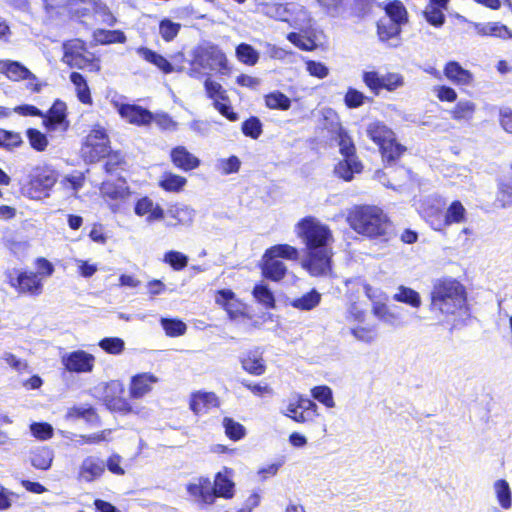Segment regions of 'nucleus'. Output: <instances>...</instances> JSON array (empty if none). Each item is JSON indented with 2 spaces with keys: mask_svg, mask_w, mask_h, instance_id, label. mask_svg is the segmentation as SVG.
Returning <instances> with one entry per match:
<instances>
[{
  "mask_svg": "<svg viewBox=\"0 0 512 512\" xmlns=\"http://www.w3.org/2000/svg\"><path fill=\"white\" fill-rule=\"evenodd\" d=\"M430 310L441 322L455 326L468 313L465 286L454 278L437 280L431 291Z\"/></svg>",
  "mask_w": 512,
  "mask_h": 512,
  "instance_id": "1",
  "label": "nucleus"
},
{
  "mask_svg": "<svg viewBox=\"0 0 512 512\" xmlns=\"http://www.w3.org/2000/svg\"><path fill=\"white\" fill-rule=\"evenodd\" d=\"M207 70H215L221 74L229 72L226 55L218 46L211 43H204L193 49L188 74L200 79Z\"/></svg>",
  "mask_w": 512,
  "mask_h": 512,
  "instance_id": "2",
  "label": "nucleus"
},
{
  "mask_svg": "<svg viewBox=\"0 0 512 512\" xmlns=\"http://www.w3.org/2000/svg\"><path fill=\"white\" fill-rule=\"evenodd\" d=\"M347 221L357 233L370 238L386 233L387 221L382 210L376 206H357L348 214Z\"/></svg>",
  "mask_w": 512,
  "mask_h": 512,
  "instance_id": "3",
  "label": "nucleus"
},
{
  "mask_svg": "<svg viewBox=\"0 0 512 512\" xmlns=\"http://www.w3.org/2000/svg\"><path fill=\"white\" fill-rule=\"evenodd\" d=\"M299 257L297 248L289 244H277L268 248L261 259L262 275L271 281L279 282L287 274V266L280 258L296 261Z\"/></svg>",
  "mask_w": 512,
  "mask_h": 512,
  "instance_id": "4",
  "label": "nucleus"
},
{
  "mask_svg": "<svg viewBox=\"0 0 512 512\" xmlns=\"http://www.w3.org/2000/svg\"><path fill=\"white\" fill-rule=\"evenodd\" d=\"M296 236L305 244L306 249L329 247L333 241L330 228L313 216L299 220L294 229Z\"/></svg>",
  "mask_w": 512,
  "mask_h": 512,
  "instance_id": "5",
  "label": "nucleus"
},
{
  "mask_svg": "<svg viewBox=\"0 0 512 512\" xmlns=\"http://www.w3.org/2000/svg\"><path fill=\"white\" fill-rule=\"evenodd\" d=\"M368 137L379 146L383 159L393 161L404 151V147L397 143L394 132L379 121L367 126Z\"/></svg>",
  "mask_w": 512,
  "mask_h": 512,
  "instance_id": "6",
  "label": "nucleus"
},
{
  "mask_svg": "<svg viewBox=\"0 0 512 512\" xmlns=\"http://www.w3.org/2000/svg\"><path fill=\"white\" fill-rule=\"evenodd\" d=\"M100 191L113 213H122L128 209L131 191L125 181L105 182Z\"/></svg>",
  "mask_w": 512,
  "mask_h": 512,
  "instance_id": "7",
  "label": "nucleus"
},
{
  "mask_svg": "<svg viewBox=\"0 0 512 512\" xmlns=\"http://www.w3.org/2000/svg\"><path fill=\"white\" fill-rule=\"evenodd\" d=\"M281 413L297 423L313 421L318 415L317 405L312 400L299 394H295L288 399L286 407L281 410Z\"/></svg>",
  "mask_w": 512,
  "mask_h": 512,
  "instance_id": "8",
  "label": "nucleus"
},
{
  "mask_svg": "<svg viewBox=\"0 0 512 512\" xmlns=\"http://www.w3.org/2000/svg\"><path fill=\"white\" fill-rule=\"evenodd\" d=\"M109 150V139L105 129L95 125L86 137L82 148L83 157L89 162H94L106 156Z\"/></svg>",
  "mask_w": 512,
  "mask_h": 512,
  "instance_id": "9",
  "label": "nucleus"
},
{
  "mask_svg": "<svg viewBox=\"0 0 512 512\" xmlns=\"http://www.w3.org/2000/svg\"><path fill=\"white\" fill-rule=\"evenodd\" d=\"M7 281L11 287L19 293L39 295L42 293V279L34 272H18L16 269L5 272Z\"/></svg>",
  "mask_w": 512,
  "mask_h": 512,
  "instance_id": "10",
  "label": "nucleus"
},
{
  "mask_svg": "<svg viewBox=\"0 0 512 512\" xmlns=\"http://www.w3.org/2000/svg\"><path fill=\"white\" fill-rule=\"evenodd\" d=\"M363 82L375 94L380 90L395 91L404 85V78L401 74L389 72L380 74L376 71H366L363 73Z\"/></svg>",
  "mask_w": 512,
  "mask_h": 512,
  "instance_id": "11",
  "label": "nucleus"
},
{
  "mask_svg": "<svg viewBox=\"0 0 512 512\" xmlns=\"http://www.w3.org/2000/svg\"><path fill=\"white\" fill-rule=\"evenodd\" d=\"M303 267L312 276H325L331 272L332 250L329 247L309 249Z\"/></svg>",
  "mask_w": 512,
  "mask_h": 512,
  "instance_id": "12",
  "label": "nucleus"
},
{
  "mask_svg": "<svg viewBox=\"0 0 512 512\" xmlns=\"http://www.w3.org/2000/svg\"><path fill=\"white\" fill-rule=\"evenodd\" d=\"M105 461L96 455L84 457L77 470V480L81 483H93L105 474Z\"/></svg>",
  "mask_w": 512,
  "mask_h": 512,
  "instance_id": "13",
  "label": "nucleus"
},
{
  "mask_svg": "<svg viewBox=\"0 0 512 512\" xmlns=\"http://www.w3.org/2000/svg\"><path fill=\"white\" fill-rule=\"evenodd\" d=\"M134 213L149 225L163 221L166 218L164 208L148 196L141 197L136 201Z\"/></svg>",
  "mask_w": 512,
  "mask_h": 512,
  "instance_id": "14",
  "label": "nucleus"
},
{
  "mask_svg": "<svg viewBox=\"0 0 512 512\" xmlns=\"http://www.w3.org/2000/svg\"><path fill=\"white\" fill-rule=\"evenodd\" d=\"M124 386L119 380H112L104 385L103 402L114 412L129 410V402L122 397Z\"/></svg>",
  "mask_w": 512,
  "mask_h": 512,
  "instance_id": "15",
  "label": "nucleus"
},
{
  "mask_svg": "<svg viewBox=\"0 0 512 512\" xmlns=\"http://www.w3.org/2000/svg\"><path fill=\"white\" fill-rule=\"evenodd\" d=\"M61 361L66 370L75 373H89L95 365V357L84 350L66 353Z\"/></svg>",
  "mask_w": 512,
  "mask_h": 512,
  "instance_id": "16",
  "label": "nucleus"
},
{
  "mask_svg": "<svg viewBox=\"0 0 512 512\" xmlns=\"http://www.w3.org/2000/svg\"><path fill=\"white\" fill-rule=\"evenodd\" d=\"M215 301L227 312L231 320H237L246 316L245 304L242 303L231 290L223 289L218 291L215 296Z\"/></svg>",
  "mask_w": 512,
  "mask_h": 512,
  "instance_id": "17",
  "label": "nucleus"
},
{
  "mask_svg": "<svg viewBox=\"0 0 512 512\" xmlns=\"http://www.w3.org/2000/svg\"><path fill=\"white\" fill-rule=\"evenodd\" d=\"M159 378L149 372L139 373L131 378L129 384V395L133 399H141L153 389Z\"/></svg>",
  "mask_w": 512,
  "mask_h": 512,
  "instance_id": "18",
  "label": "nucleus"
},
{
  "mask_svg": "<svg viewBox=\"0 0 512 512\" xmlns=\"http://www.w3.org/2000/svg\"><path fill=\"white\" fill-rule=\"evenodd\" d=\"M166 217L169 219L167 226H190L195 218V210L186 204L176 203L170 205L165 211Z\"/></svg>",
  "mask_w": 512,
  "mask_h": 512,
  "instance_id": "19",
  "label": "nucleus"
},
{
  "mask_svg": "<svg viewBox=\"0 0 512 512\" xmlns=\"http://www.w3.org/2000/svg\"><path fill=\"white\" fill-rule=\"evenodd\" d=\"M186 490L194 501L202 504H213L214 493L208 478L200 477L192 480L186 486Z\"/></svg>",
  "mask_w": 512,
  "mask_h": 512,
  "instance_id": "20",
  "label": "nucleus"
},
{
  "mask_svg": "<svg viewBox=\"0 0 512 512\" xmlns=\"http://www.w3.org/2000/svg\"><path fill=\"white\" fill-rule=\"evenodd\" d=\"M116 107L120 116L131 124L145 126L153 121L152 113L141 106L120 104Z\"/></svg>",
  "mask_w": 512,
  "mask_h": 512,
  "instance_id": "21",
  "label": "nucleus"
},
{
  "mask_svg": "<svg viewBox=\"0 0 512 512\" xmlns=\"http://www.w3.org/2000/svg\"><path fill=\"white\" fill-rule=\"evenodd\" d=\"M233 477V470L227 467H224L221 471H219L216 474L214 479V485L212 486L214 499L216 497L230 499L234 496L235 483L233 481Z\"/></svg>",
  "mask_w": 512,
  "mask_h": 512,
  "instance_id": "22",
  "label": "nucleus"
},
{
  "mask_svg": "<svg viewBox=\"0 0 512 512\" xmlns=\"http://www.w3.org/2000/svg\"><path fill=\"white\" fill-rule=\"evenodd\" d=\"M190 409L197 415L208 413L219 406V399L213 392L197 391L191 394Z\"/></svg>",
  "mask_w": 512,
  "mask_h": 512,
  "instance_id": "23",
  "label": "nucleus"
},
{
  "mask_svg": "<svg viewBox=\"0 0 512 512\" xmlns=\"http://www.w3.org/2000/svg\"><path fill=\"white\" fill-rule=\"evenodd\" d=\"M54 450L48 446L33 447L28 454V460L35 469L46 471L54 461Z\"/></svg>",
  "mask_w": 512,
  "mask_h": 512,
  "instance_id": "24",
  "label": "nucleus"
},
{
  "mask_svg": "<svg viewBox=\"0 0 512 512\" xmlns=\"http://www.w3.org/2000/svg\"><path fill=\"white\" fill-rule=\"evenodd\" d=\"M170 157L174 166L183 171L194 170L200 166L199 158L190 153L184 146L173 148Z\"/></svg>",
  "mask_w": 512,
  "mask_h": 512,
  "instance_id": "25",
  "label": "nucleus"
},
{
  "mask_svg": "<svg viewBox=\"0 0 512 512\" xmlns=\"http://www.w3.org/2000/svg\"><path fill=\"white\" fill-rule=\"evenodd\" d=\"M84 183L85 176L82 172L68 174L63 176L60 180L57 191H59L64 198L77 197Z\"/></svg>",
  "mask_w": 512,
  "mask_h": 512,
  "instance_id": "26",
  "label": "nucleus"
},
{
  "mask_svg": "<svg viewBox=\"0 0 512 512\" xmlns=\"http://www.w3.org/2000/svg\"><path fill=\"white\" fill-rule=\"evenodd\" d=\"M371 311L379 321L389 326L398 327L402 324V318L398 310L387 305L386 301L372 305Z\"/></svg>",
  "mask_w": 512,
  "mask_h": 512,
  "instance_id": "27",
  "label": "nucleus"
},
{
  "mask_svg": "<svg viewBox=\"0 0 512 512\" xmlns=\"http://www.w3.org/2000/svg\"><path fill=\"white\" fill-rule=\"evenodd\" d=\"M1 71L13 81L32 80L36 81V76L24 65L17 61H0Z\"/></svg>",
  "mask_w": 512,
  "mask_h": 512,
  "instance_id": "28",
  "label": "nucleus"
},
{
  "mask_svg": "<svg viewBox=\"0 0 512 512\" xmlns=\"http://www.w3.org/2000/svg\"><path fill=\"white\" fill-rule=\"evenodd\" d=\"M444 75L446 78L456 85H471L474 77L473 74L464 69L458 62L450 61L444 67Z\"/></svg>",
  "mask_w": 512,
  "mask_h": 512,
  "instance_id": "29",
  "label": "nucleus"
},
{
  "mask_svg": "<svg viewBox=\"0 0 512 512\" xmlns=\"http://www.w3.org/2000/svg\"><path fill=\"white\" fill-rule=\"evenodd\" d=\"M497 186L496 202L503 208L512 206V172L510 169L499 177Z\"/></svg>",
  "mask_w": 512,
  "mask_h": 512,
  "instance_id": "30",
  "label": "nucleus"
},
{
  "mask_svg": "<svg viewBox=\"0 0 512 512\" xmlns=\"http://www.w3.org/2000/svg\"><path fill=\"white\" fill-rule=\"evenodd\" d=\"M473 27L480 36H493L501 39L512 38L511 31L500 22L474 23Z\"/></svg>",
  "mask_w": 512,
  "mask_h": 512,
  "instance_id": "31",
  "label": "nucleus"
},
{
  "mask_svg": "<svg viewBox=\"0 0 512 512\" xmlns=\"http://www.w3.org/2000/svg\"><path fill=\"white\" fill-rule=\"evenodd\" d=\"M320 301L321 294L313 289L300 297L289 298L287 304L301 311H310L316 308L320 304Z\"/></svg>",
  "mask_w": 512,
  "mask_h": 512,
  "instance_id": "32",
  "label": "nucleus"
},
{
  "mask_svg": "<svg viewBox=\"0 0 512 512\" xmlns=\"http://www.w3.org/2000/svg\"><path fill=\"white\" fill-rule=\"evenodd\" d=\"M467 210L459 200L452 201L444 213V225L463 224L467 221Z\"/></svg>",
  "mask_w": 512,
  "mask_h": 512,
  "instance_id": "33",
  "label": "nucleus"
},
{
  "mask_svg": "<svg viewBox=\"0 0 512 512\" xmlns=\"http://www.w3.org/2000/svg\"><path fill=\"white\" fill-rule=\"evenodd\" d=\"M137 53L145 61L155 65L159 70H161L165 74H169L174 71L172 64L165 57L149 48L139 47L137 49Z\"/></svg>",
  "mask_w": 512,
  "mask_h": 512,
  "instance_id": "34",
  "label": "nucleus"
},
{
  "mask_svg": "<svg viewBox=\"0 0 512 512\" xmlns=\"http://www.w3.org/2000/svg\"><path fill=\"white\" fill-rule=\"evenodd\" d=\"M43 124L49 130H54L55 126L61 124L66 117V105L62 101H55L47 115L43 114Z\"/></svg>",
  "mask_w": 512,
  "mask_h": 512,
  "instance_id": "35",
  "label": "nucleus"
},
{
  "mask_svg": "<svg viewBox=\"0 0 512 512\" xmlns=\"http://www.w3.org/2000/svg\"><path fill=\"white\" fill-rule=\"evenodd\" d=\"M362 170L361 163L357 160L356 156L344 157L343 161H340L335 166V173L345 181H350L353 178L354 173H360Z\"/></svg>",
  "mask_w": 512,
  "mask_h": 512,
  "instance_id": "36",
  "label": "nucleus"
},
{
  "mask_svg": "<svg viewBox=\"0 0 512 512\" xmlns=\"http://www.w3.org/2000/svg\"><path fill=\"white\" fill-rule=\"evenodd\" d=\"M494 494L499 506L508 510L512 507V489L510 484L504 479H498L493 484Z\"/></svg>",
  "mask_w": 512,
  "mask_h": 512,
  "instance_id": "37",
  "label": "nucleus"
},
{
  "mask_svg": "<svg viewBox=\"0 0 512 512\" xmlns=\"http://www.w3.org/2000/svg\"><path fill=\"white\" fill-rule=\"evenodd\" d=\"M112 429H104L102 431L92 433L89 435H75L71 434V436L66 435L65 437L70 439L71 441H75L77 445L82 444H99L101 442H109L112 440Z\"/></svg>",
  "mask_w": 512,
  "mask_h": 512,
  "instance_id": "38",
  "label": "nucleus"
},
{
  "mask_svg": "<svg viewBox=\"0 0 512 512\" xmlns=\"http://www.w3.org/2000/svg\"><path fill=\"white\" fill-rule=\"evenodd\" d=\"M476 111V104L470 100L459 101L450 111L451 117L456 121L472 120Z\"/></svg>",
  "mask_w": 512,
  "mask_h": 512,
  "instance_id": "39",
  "label": "nucleus"
},
{
  "mask_svg": "<svg viewBox=\"0 0 512 512\" xmlns=\"http://www.w3.org/2000/svg\"><path fill=\"white\" fill-rule=\"evenodd\" d=\"M393 299L397 302L405 303L413 308H419L422 304L420 294L412 288L406 286H399Z\"/></svg>",
  "mask_w": 512,
  "mask_h": 512,
  "instance_id": "40",
  "label": "nucleus"
},
{
  "mask_svg": "<svg viewBox=\"0 0 512 512\" xmlns=\"http://www.w3.org/2000/svg\"><path fill=\"white\" fill-rule=\"evenodd\" d=\"M351 335L360 342L370 344L378 337L377 328L374 325L363 326L361 324H354L350 327Z\"/></svg>",
  "mask_w": 512,
  "mask_h": 512,
  "instance_id": "41",
  "label": "nucleus"
},
{
  "mask_svg": "<svg viewBox=\"0 0 512 512\" xmlns=\"http://www.w3.org/2000/svg\"><path fill=\"white\" fill-rule=\"evenodd\" d=\"M186 183L187 179L185 177L171 172L164 173L159 180V186L163 190L175 193L180 192Z\"/></svg>",
  "mask_w": 512,
  "mask_h": 512,
  "instance_id": "42",
  "label": "nucleus"
},
{
  "mask_svg": "<svg viewBox=\"0 0 512 512\" xmlns=\"http://www.w3.org/2000/svg\"><path fill=\"white\" fill-rule=\"evenodd\" d=\"M378 36L381 41H388L397 37L401 32V26L390 18L382 17L377 24Z\"/></svg>",
  "mask_w": 512,
  "mask_h": 512,
  "instance_id": "43",
  "label": "nucleus"
},
{
  "mask_svg": "<svg viewBox=\"0 0 512 512\" xmlns=\"http://www.w3.org/2000/svg\"><path fill=\"white\" fill-rule=\"evenodd\" d=\"M57 175L53 170H43L31 181L32 187L41 192H48L56 183Z\"/></svg>",
  "mask_w": 512,
  "mask_h": 512,
  "instance_id": "44",
  "label": "nucleus"
},
{
  "mask_svg": "<svg viewBox=\"0 0 512 512\" xmlns=\"http://www.w3.org/2000/svg\"><path fill=\"white\" fill-rule=\"evenodd\" d=\"M81 3L85 5L83 10L87 13L94 12L96 14H100L103 17V22L113 25L115 19L113 15L109 12L107 6L102 3L100 0H79Z\"/></svg>",
  "mask_w": 512,
  "mask_h": 512,
  "instance_id": "45",
  "label": "nucleus"
},
{
  "mask_svg": "<svg viewBox=\"0 0 512 512\" xmlns=\"http://www.w3.org/2000/svg\"><path fill=\"white\" fill-rule=\"evenodd\" d=\"M63 60L71 66L81 67L80 51L83 50V43L79 40L64 44Z\"/></svg>",
  "mask_w": 512,
  "mask_h": 512,
  "instance_id": "46",
  "label": "nucleus"
},
{
  "mask_svg": "<svg viewBox=\"0 0 512 512\" xmlns=\"http://www.w3.org/2000/svg\"><path fill=\"white\" fill-rule=\"evenodd\" d=\"M241 362L244 370L250 374L261 375L265 372L263 359L258 352H249Z\"/></svg>",
  "mask_w": 512,
  "mask_h": 512,
  "instance_id": "47",
  "label": "nucleus"
},
{
  "mask_svg": "<svg viewBox=\"0 0 512 512\" xmlns=\"http://www.w3.org/2000/svg\"><path fill=\"white\" fill-rule=\"evenodd\" d=\"M70 80L75 86L78 99L84 104H91L90 89L84 77L78 72H73L70 75Z\"/></svg>",
  "mask_w": 512,
  "mask_h": 512,
  "instance_id": "48",
  "label": "nucleus"
},
{
  "mask_svg": "<svg viewBox=\"0 0 512 512\" xmlns=\"http://www.w3.org/2000/svg\"><path fill=\"white\" fill-rule=\"evenodd\" d=\"M204 88L207 96L213 101V104L219 101H227L228 95L222 85L210 77L204 81Z\"/></svg>",
  "mask_w": 512,
  "mask_h": 512,
  "instance_id": "49",
  "label": "nucleus"
},
{
  "mask_svg": "<svg viewBox=\"0 0 512 512\" xmlns=\"http://www.w3.org/2000/svg\"><path fill=\"white\" fill-rule=\"evenodd\" d=\"M254 298L266 308H274L275 298L272 291L264 283L257 284L253 289Z\"/></svg>",
  "mask_w": 512,
  "mask_h": 512,
  "instance_id": "50",
  "label": "nucleus"
},
{
  "mask_svg": "<svg viewBox=\"0 0 512 512\" xmlns=\"http://www.w3.org/2000/svg\"><path fill=\"white\" fill-rule=\"evenodd\" d=\"M265 104L270 109L288 110L291 100L282 92L275 91L265 96Z\"/></svg>",
  "mask_w": 512,
  "mask_h": 512,
  "instance_id": "51",
  "label": "nucleus"
},
{
  "mask_svg": "<svg viewBox=\"0 0 512 512\" xmlns=\"http://www.w3.org/2000/svg\"><path fill=\"white\" fill-rule=\"evenodd\" d=\"M236 56L240 62L250 66L255 65L259 59V53L251 45L245 43L237 46Z\"/></svg>",
  "mask_w": 512,
  "mask_h": 512,
  "instance_id": "52",
  "label": "nucleus"
},
{
  "mask_svg": "<svg viewBox=\"0 0 512 512\" xmlns=\"http://www.w3.org/2000/svg\"><path fill=\"white\" fill-rule=\"evenodd\" d=\"M261 11L268 17L281 21H289L290 9L288 6L283 4H265L263 5Z\"/></svg>",
  "mask_w": 512,
  "mask_h": 512,
  "instance_id": "53",
  "label": "nucleus"
},
{
  "mask_svg": "<svg viewBox=\"0 0 512 512\" xmlns=\"http://www.w3.org/2000/svg\"><path fill=\"white\" fill-rule=\"evenodd\" d=\"M67 418L78 419L83 418L89 423H97L98 416L95 410L90 406L72 407L67 412Z\"/></svg>",
  "mask_w": 512,
  "mask_h": 512,
  "instance_id": "54",
  "label": "nucleus"
},
{
  "mask_svg": "<svg viewBox=\"0 0 512 512\" xmlns=\"http://www.w3.org/2000/svg\"><path fill=\"white\" fill-rule=\"evenodd\" d=\"M385 10L386 15L384 18H390L393 22L399 24L400 26L406 22L407 13L401 2H392L386 6Z\"/></svg>",
  "mask_w": 512,
  "mask_h": 512,
  "instance_id": "55",
  "label": "nucleus"
},
{
  "mask_svg": "<svg viewBox=\"0 0 512 512\" xmlns=\"http://www.w3.org/2000/svg\"><path fill=\"white\" fill-rule=\"evenodd\" d=\"M181 25L170 19H163L159 24V34L166 42L172 41L179 33Z\"/></svg>",
  "mask_w": 512,
  "mask_h": 512,
  "instance_id": "56",
  "label": "nucleus"
},
{
  "mask_svg": "<svg viewBox=\"0 0 512 512\" xmlns=\"http://www.w3.org/2000/svg\"><path fill=\"white\" fill-rule=\"evenodd\" d=\"M99 347L108 354L119 355L125 349V342L119 337H107L99 342Z\"/></svg>",
  "mask_w": 512,
  "mask_h": 512,
  "instance_id": "57",
  "label": "nucleus"
},
{
  "mask_svg": "<svg viewBox=\"0 0 512 512\" xmlns=\"http://www.w3.org/2000/svg\"><path fill=\"white\" fill-rule=\"evenodd\" d=\"M95 39L101 44L124 43L126 41V36L119 30H98L95 32Z\"/></svg>",
  "mask_w": 512,
  "mask_h": 512,
  "instance_id": "58",
  "label": "nucleus"
},
{
  "mask_svg": "<svg viewBox=\"0 0 512 512\" xmlns=\"http://www.w3.org/2000/svg\"><path fill=\"white\" fill-rule=\"evenodd\" d=\"M337 141H338L340 153L344 157L355 156V146H354L351 138L348 136L347 132L344 129H342L341 127L338 129V132H337Z\"/></svg>",
  "mask_w": 512,
  "mask_h": 512,
  "instance_id": "59",
  "label": "nucleus"
},
{
  "mask_svg": "<svg viewBox=\"0 0 512 512\" xmlns=\"http://www.w3.org/2000/svg\"><path fill=\"white\" fill-rule=\"evenodd\" d=\"M444 10L443 8L428 4L424 10L425 19L431 25L441 27L445 22Z\"/></svg>",
  "mask_w": 512,
  "mask_h": 512,
  "instance_id": "60",
  "label": "nucleus"
},
{
  "mask_svg": "<svg viewBox=\"0 0 512 512\" xmlns=\"http://www.w3.org/2000/svg\"><path fill=\"white\" fill-rule=\"evenodd\" d=\"M73 263L78 275L84 278H90L98 271V264L90 260L74 258Z\"/></svg>",
  "mask_w": 512,
  "mask_h": 512,
  "instance_id": "61",
  "label": "nucleus"
},
{
  "mask_svg": "<svg viewBox=\"0 0 512 512\" xmlns=\"http://www.w3.org/2000/svg\"><path fill=\"white\" fill-rule=\"evenodd\" d=\"M287 39L301 50L311 51L316 48L314 39L301 33H289Z\"/></svg>",
  "mask_w": 512,
  "mask_h": 512,
  "instance_id": "62",
  "label": "nucleus"
},
{
  "mask_svg": "<svg viewBox=\"0 0 512 512\" xmlns=\"http://www.w3.org/2000/svg\"><path fill=\"white\" fill-rule=\"evenodd\" d=\"M27 137L31 147L37 151H44L48 146V138L37 129H28Z\"/></svg>",
  "mask_w": 512,
  "mask_h": 512,
  "instance_id": "63",
  "label": "nucleus"
},
{
  "mask_svg": "<svg viewBox=\"0 0 512 512\" xmlns=\"http://www.w3.org/2000/svg\"><path fill=\"white\" fill-rule=\"evenodd\" d=\"M313 398L324 404L328 408H333L335 402L332 395V390L328 386H317L311 390Z\"/></svg>",
  "mask_w": 512,
  "mask_h": 512,
  "instance_id": "64",
  "label": "nucleus"
}]
</instances>
